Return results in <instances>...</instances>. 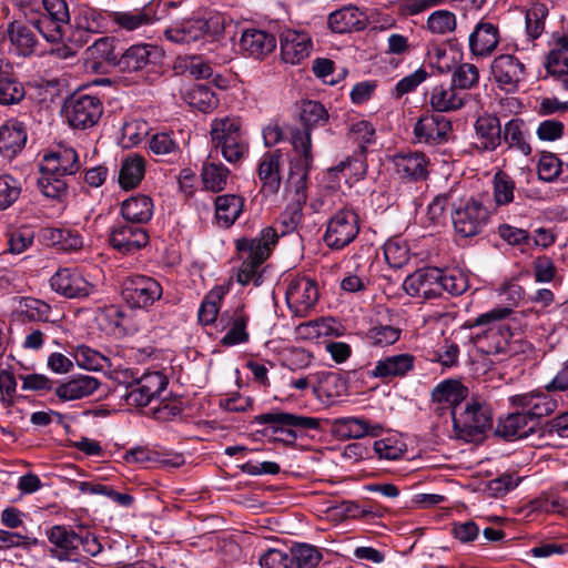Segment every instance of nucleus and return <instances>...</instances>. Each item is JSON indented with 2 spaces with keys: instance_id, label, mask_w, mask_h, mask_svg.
I'll return each instance as SVG.
<instances>
[{
  "instance_id": "nucleus-1",
  "label": "nucleus",
  "mask_w": 568,
  "mask_h": 568,
  "mask_svg": "<svg viewBox=\"0 0 568 568\" xmlns=\"http://www.w3.org/2000/svg\"><path fill=\"white\" fill-rule=\"evenodd\" d=\"M79 169L80 161L75 150L59 145L43 155L38 186L45 197L60 201L68 194V184L63 178L75 174Z\"/></svg>"
},
{
  "instance_id": "nucleus-2",
  "label": "nucleus",
  "mask_w": 568,
  "mask_h": 568,
  "mask_svg": "<svg viewBox=\"0 0 568 568\" xmlns=\"http://www.w3.org/2000/svg\"><path fill=\"white\" fill-rule=\"evenodd\" d=\"M511 314L513 310L510 307H496L465 323L466 328L486 326L483 332L470 336V341L478 352L486 355L507 352L513 334L510 327L500 321L509 317Z\"/></svg>"
},
{
  "instance_id": "nucleus-3",
  "label": "nucleus",
  "mask_w": 568,
  "mask_h": 568,
  "mask_svg": "<svg viewBox=\"0 0 568 568\" xmlns=\"http://www.w3.org/2000/svg\"><path fill=\"white\" fill-rule=\"evenodd\" d=\"M276 242L277 234L272 227L262 230L260 237H243L236 241L235 246L239 257L243 260L236 274V281L241 285L250 283H253L255 286L261 285L262 275L257 272V268L268 257L271 247Z\"/></svg>"
},
{
  "instance_id": "nucleus-4",
  "label": "nucleus",
  "mask_w": 568,
  "mask_h": 568,
  "mask_svg": "<svg viewBox=\"0 0 568 568\" xmlns=\"http://www.w3.org/2000/svg\"><path fill=\"white\" fill-rule=\"evenodd\" d=\"M328 118V112L321 102L313 100L302 102L300 121L303 129L292 131V145L294 151L300 154L297 161L300 169L311 170L313 164L312 130L326 125Z\"/></svg>"
},
{
  "instance_id": "nucleus-5",
  "label": "nucleus",
  "mask_w": 568,
  "mask_h": 568,
  "mask_svg": "<svg viewBox=\"0 0 568 568\" xmlns=\"http://www.w3.org/2000/svg\"><path fill=\"white\" fill-rule=\"evenodd\" d=\"M452 417L456 437L466 443L481 440L493 426L491 409L477 400L466 402L458 409L453 408Z\"/></svg>"
},
{
  "instance_id": "nucleus-6",
  "label": "nucleus",
  "mask_w": 568,
  "mask_h": 568,
  "mask_svg": "<svg viewBox=\"0 0 568 568\" xmlns=\"http://www.w3.org/2000/svg\"><path fill=\"white\" fill-rule=\"evenodd\" d=\"M455 232L462 237L478 235L489 219L487 207L474 197L458 195L450 213Z\"/></svg>"
},
{
  "instance_id": "nucleus-7",
  "label": "nucleus",
  "mask_w": 568,
  "mask_h": 568,
  "mask_svg": "<svg viewBox=\"0 0 568 568\" xmlns=\"http://www.w3.org/2000/svg\"><path fill=\"white\" fill-rule=\"evenodd\" d=\"M255 423L267 424L273 433H282L284 437L274 438L275 442H282L285 445H293L297 438L298 432L308 429H318L321 419L308 416H300L285 412H272L255 416Z\"/></svg>"
},
{
  "instance_id": "nucleus-8",
  "label": "nucleus",
  "mask_w": 568,
  "mask_h": 568,
  "mask_svg": "<svg viewBox=\"0 0 568 568\" xmlns=\"http://www.w3.org/2000/svg\"><path fill=\"white\" fill-rule=\"evenodd\" d=\"M210 133L214 148L221 149L223 158L230 163L241 161L248 151L240 133V123L235 119L215 120Z\"/></svg>"
},
{
  "instance_id": "nucleus-9",
  "label": "nucleus",
  "mask_w": 568,
  "mask_h": 568,
  "mask_svg": "<svg viewBox=\"0 0 568 568\" xmlns=\"http://www.w3.org/2000/svg\"><path fill=\"white\" fill-rule=\"evenodd\" d=\"M62 112L70 126L85 130L98 123L103 106L98 97L73 93L64 101Z\"/></svg>"
},
{
  "instance_id": "nucleus-10",
  "label": "nucleus",
  "mask_w": 568,
  "mask_h": 568,
  "mask_svg": "<svg viewBox=\"0 0 568 568\" xmlns=\"http://www.w3.org/2000/svg\"><path fill=\"white\" fill-rule=\"evenodd\" d=\"M121 294L130 307L148 308L162 297L163 290L153 277L132 275L122 282Z\"/></svg>"
},
{
  "instance_id": "nucleus-11",
  "label": "nucleus",
  "mask_w": 568,
  "mask_h": 568,
  "mask_svg": "<svg viewBox=\"0 0 568 568\" xmlns=\"http://www.w3.org/2000/svg\"><path fill=\"white\" fill-rule=\"evenodd\" d=\"M358 233V215L351 209H342L329 219L323 241L329 248L342 250L351 244Z\"/></svg>"
},
{
  "instance_id": "nucleus-12",
  "label": "nucleus",
  "mask_w": 568,
  "mask_h": 568,
  "mask_svg": "<svg viewBox=\"0 0 568 568\" xmlns=\"http://www.w3.org/2000/svg\"><path fill=\"white\" fill-rule=\"evenodd\" d=\"M549 392L532 390L524 394H516L509 398L513 406L524 409L534 419V424L541 429V418L551 415L558 406L557 399L551 397Z\"/></svg>"
},
{
  "instance_id": "nucleus-13",
  "label": "nucleus",
  "mask_w": 568,
  "mask_h": 568,
  "mask_svg": "<svg viewBox=\"0 0 568 568\" xmlns=\"http://www.w3.org/2000/svg\"><path fill=\"white\" fill-rule=\"evenodd\" d=\"M318 300L316 283L308 277H298L290 282L286 301L290 310L298 317H305Z\"/></svg>"
},
{
  "instance_id": "nucleus-14",
  "label": "nucleus",
  "mask_w": 568,
  "mask_h": 568,
  "mask_svg": "<svg viewBox=\"0 0 568 568\" xmlns=\"http://www.w3.org/2000/svg\"><path fill=\"white\" fill-rule=\"evenodd\" d=\"M452 132V122L439 113L420 116L414 126L417 142L430 145L447 142Z\"/></svg>"
},
{
  "instance_id": "nucleus-15",
  "label": "nucleus",
  "mask_w": 568,
  "mask_h": 568,
  "mask_svg": "<svg viewBox=\"0 0 568 568\" xmlns=\"http://www.w3.org/2000/svg\"><path fill=\"white\" fill-rule=\"evenodd\" d=\"M161 55L160 50L152 44H133L119 54L114 69L126 73L139 72L149 64L156 63Z\"/></svg>"
},
{
  "instance_id": "nucleus-16",
  "label": "nucleus",
  "mask_w": 568,
  "mask_h": 568,
  "mask_svg": "<svg viewBox=\"0 0 568 568\" xmlns=\"http://www.w3.org/2000/svg\"><path fill=\"white\" fill-rule=\"evenodd\" d=\"M109 242L116 251L132 254L149 243V235L142 226L126 222L112 227Z\"/></svg>"
},
{
  "instance_id": "nucleus-17",
  "label": "nucleus",
  "mask_w": 568,
  "mask_h": 568,
  "mask_svg": "<svg viewBox=\"0 0 568 568\" xmlns=\"http://www.w3.org/2000/svg\"><path fill=\"white\" fill-rule=\"evenodd\" d=\"M48 539L53 545L50 555L59 561H78L80 556V535L65 526H53L48 531Z\"/></svg>"
},
{
  "instance_id": "nucleus-18",
  "label": "nucleus",
  "mask_w": 568,
  "mask_h": 568,
  "mask_svg": "<svg viewBox=\"0 0 568 568\" xmlns=\"http://www.w3.org/2000/svg\"><path fill=\"white\" fill-rule=\"evenodd\" d=\"M440 268L423 267L408 275L403 287L413 297L432 300L439 296Z\"/></svg>"
},
{
  "instance_id": "nucleus-19",
  "label": "nucleus",
  "mask_w": 568,
  "mask_h": 568,
  "mask_svg": "<svg viewBox=\"0 0 568 568\" xmlns=\"http://www.w3.org/2000/svg\"><path fill=\"white\" fill-rule=\"evenodd\" d=\"M491 72L499 88L515 92L525 74V65L514 55L501 54L491 63Z\"/></svg>"
},
{
  "instance_id": "nucleus-20",
  "label": "nucleus",
  "mask_w": 568,
  "mask_h": 568,
  "mask_svg": "<svg viewBox=\"0 0 568 568\" xmlns=\"http://www.w3.org/2000/svg\"><path fill=\"white\" fill-rule=\"evenodd\" d=\"M50 285L53 291L68 297L89 296L93 286L74 268H60L51 280Z\"/></svg>"
},
{
  "instance_id": "nucleus-21",
  "label": "nucleus",
  "mask_w": 568,
  "mask_h": 568,
  "mask_svg": "<svg viewBox=\"0 0 568 568\" xmlns=\"http://www.w3.org/2000/svg\"><path fill=\"white\" fill-rule=\"evenodd\" d=\"M537 430L539 429L534 424V419L521 409L500 418L496 426L495 434L506 440H516L527 438Z\"/></svg>"
},
{
  "instance_id": "nucleus-22",
  "label": "nucleus",
  "mask_w": 568,
  "mask_h": 568,
  "mask_svg": "<svg viewBox=\"0 0 568 568\" xmlns=\"http://www.w3.org/2000/svg\"><path fill=\"white\" fill-rule=\"evenodd\" d=\"M24 16L29 18L27 13ZM33 29L28 20H13L8 23L6 33L18 55L31 57L36 52L39 40Z\"/></svg>"
},
{
  "instance_id": "nucleus-23",
  "label": "nucleus",
  "mask_w": 568,
  "mask_h": 568,
  "mask_svg": "<svg viewBox=\"0 0 568 568\" xmlns=\"http://www.w3.org/2000/svg\"><path fill=\"white\" fill-rule=\"evenodd\" d=\"M240 48L245 55L261 60L274 51L276 39L264 30L247 29L242 33Z\"/></svg>"
},
{
  "instance_id": "nucleus-24",
  "label": "nucleus",
  "mask_w": 568,
  "mask_h": 568,
  "mask_svg": "<svg viewBox=\"0 0 568 568\" xmlns=\"http://www.w3.org/2000/svg\"><path fill=\"white\" fill-rule=\"evenodd\" d=\"M499 43L498 27L491 22H478L469 36V50L476 57L490 55Z\"/></svg>"
},
{
  "instance_id": "nucleus-25",
  "label": "nucleus",
  "mask_w": 568,
  "mask_h": 568,
  "mask_svg": "<svg viewBox=\"0 0 568 568\" xmlns=\"http://www.w3.org/2000/svg\"><path fill=\"white\" fill-rule=\"evenodd\" d=\"M478 148L481 151H495L501 145V124L498 116L489 113L479 115L474 123Z\"/></svg>"
},
{
  "instance_id": "nucleus-26",
  "label": "nucleus",
  "mask_w": 568,
  "mask_h": 568,
  "mask_svg": "<svg viewBox=\"0 0 568 568\" xmlns=\"http://www.w3.org/2000/svg\"><path fill=\"white\" fill-rule=\"evenodd\" d=\"M26 97V89L18 80L13 65L0 59V104L14 105L19 104Z\"/></svg>"
},
{
  "instance_id": "nucleus-27",
  "label": "nucleus",
  "mask_w": 568,
  "mask_h": 568,
  "mask_svg": "<svg viewBox=\"0 0 568 568\" xmlns=\"http://www.w3.org/2000/svg\"><path fill=\"white\" fill-rule=\"evenodd\" d=\"M366 14L353 6L343 7L328 17V27L335 33L361 31L366 28Z\"/></svg>"
},
{
  "instance_id": "nucleus-28",
  "label": "nucleus",
  "mask_w": 568,
  "mask_h": 568,
  "mask_svg": "<svg viewBox=\"0 0 568 568\" xmlns=\"http://www.w3.org/2000/svg\"><path fill=\"white\" fill-rule=\"evenodd\" d=\"M100 386L98 378L78 375L54 388L57 397L63 402L75 400L93 394Z\"/></svg>"
},
{
  "instance_id": "nucleus-29",
  "label": "nucleus",
  "mask_w": 568,
  "mask_h": 568,
  "mask_svg": "<svg viewBox=\"0 0 568 568\" xmlns=\"http://www.w3.org/2000/svg\"><path fill=\"white\" fill-rule=\"evenodd\" d=\"M280 44L283 60L292 64L300 63L304 58L308 57L312 48L308 36L296 31L283 33Z\"/></svg>"
},
{
  "instance_id": "nucleus-30",
  "label": "nucleus",
  "mask_w": 568,
  "mask_h": 568,
  "mask_svg": "<svg viewBox=\"0 0 568 568\" xmlns=\"http://www.w3.org/2000/svg\"><path fill=\"white\" fill-rule=\"evenodd\" d=\"M393 162L402 179L419 181L427 178V160L420 152L396 154Z\"/></svg>"
},
{
  "instance_id": "nucleus-31",
  "label": "nucleus",
  "mask_w": 568,
  "mask_h": 568,
  "mask_svg": "<svg viewBox=\"0 0 568 568\" xmlns=\"http://www.w3.org/2000/svg\"><path fill=\"white\" fill-rule=\"evenodd\" d=\"M209 32V21L203 19L186 20L169 27L164 34L174 43H192Z\"/></svg>"
},
{
  "instance_id": "nucleus-32",
  "label": "nucleus",
  "mask_w": 568,
  "mask_h": 568,
  "mask_svg": "<svg viewBox=\"0 0 568 568\" xmlns=\"http://www.w3.org/2000/svg\"><path fill=\"white\" fill-rule=\"evenodd\" d=\"M302 173L297 181L294 183V193L291 203L283 214V224L288 230H294L302 221L303 206L306 203V179L310 170L301 169Z\"/></svg>"
},
{
  "instance_id": "nucleus-33",
  "label": "nucleus",
  "mask_w": 568,
  "mask_h": 568,
  "mask_svg": "<svg viewBox=\"0 0 568 568\" xmlns=\"http://www.w3.org/2000/svg\"><path fill=\"white\" fill-rule=\"evenodd\" d=\"M415 357L410 354L388 356L376 363L371 376L378 378L403 377L414 367Z\"/></svg>"
},
{
  "instance_id": "nucleus-34",
  "label": "nucleus",
  "mask_w": 568,
  "mask_h": 568,
  "mask_svg": "<svg viewBox=\"0 0 568 568\" xmlns=\"http://www.w3.org/2000/svg\"><path fill=\"white\" fill-rule=\"evenodd\" d=\"M27 142V131L22 122L11 120L0 128V152L8 156L20 152Z\"/></svg>"
},
{
  "instance_id": "nucleus-35",
  "label": "nucleus",
  "mask_w": 568,
  "mask_h": 568,
  "mask_svg": "<svg viewBox=\"0 0 568 568\" xmlns=\"http://www.w3.org/2000/svg\"><path fill=\"white\" fill-rule=\"evenodd\" d=\"M282 153L280 150L266 152L258 165V178L263 183V190L270 194L278 191L281 185L280 160Z\"/></svg>"
},
{
  "instance_id": "nucleus-36",
  "label": "nucleus",
  "mask_w": 568,
  "mask_h": 568,
  "mask_svg": "<svg viewBox=\"0 0 568 568\" xmlns=\"http://www.w3.org/2000/svg\"><path fill=\"white\" fill-rule=\"evenodd\" d=\"M121 214L125 222L134 224L146 223L153 215V202L148 195L138 194L131 196L122 202Z\"/></svg>"
},
{
  "instance_id": "nucleus-37",
  "label": "nucleus",
  "mask_w": 568,
  "mask_h": 568,
  "mask_svg": "<svg viewBox=\"0 0 568 568\" xmlns=\"http://www.w3.org/2000/svg\"><path fill=\"white\" fill-rule=\"evenodd\" d=\"M215 217L223 227L232 226L243 211L244 199L236 194H223L215 197Z\"/></svg>"
},
{
  "instance_id": "nucleus-38",
  "label": "nucleus",
  "mask_w": 568,
  "mask_h": 568,
  "mask_svg": "<svg viewBox=\"0 0 568 568\" xmlns=\"http://www.w3.org/2000/svg\"><path fill=\"white\" fill-rule=\"evenodd\" d=\"M527 135L525 121L519 118H514L504 125L501 142H505L509 150H516L524 155H529L531 153V146L527 140Z\"/></svg>"
},
{
  "instance_id": "nucleus-39",
  "label": "nucleus",
  "mask_w": 568,
  "mask_h": 568,
  "mask_svg": "<svg viewBox=\"0 0 568 568\" xmlns=\"http://www.w3.org/2000/svg\"><path fill=\"white\" fill-rule=\"evenodd\" d=\"M457 87L453 83L449 87L437 85L430 93V105L439 114L442 112H450L459 110L466 102V95H460L456 92Z\"/></svg>"
},
{
  "instance_id": "nucleus-40",
  "label": "nucleus",
  "mask_w": 568,
  "mask_h": 568,
  "mask_svg": "<svg viewBox=\"0 0 568 568\" xmlns=\"http://www.w3.org/2000/svg\"><path fill=\"white\" fill-rule=\"evenodd\" d=\"M334 433L341 438H362L366 435L377 436L381 426H371L366 419L356 417L339 418L334 422Z\"/></svg>"
},
{
  "instance_id": "nucleus-41",
  "label": "nucleus",
  "mask_w": 568,
  "mask_h": 568,
  "mask_svg": "<svg viewBox=\"0 0 568 568\" xmlns=\"http://www.w3.org/2000/svg\"><path fill=\"white\" fill-rule=\"evenodd\" d=\"M211 159L212 152L209 154L207 161L203 163L201 178L204 187L216 193L225 189L230 175V170L222 163L210 161Z\"/></svg>"
},
{
  "instance_id": "nucleus-42",
  "label": "nucleus",
  "mask_w": 568,
  "mask_h": 568,
  "mask_svg": "<svg viewBox=\"0 0 568 568\" xmlns=\"http://www.w3.org/2000/svg\"><path fill=\"white\" fill-rule=\"evenodd\" d=\"M145 173V161L140 155L128 156L121 165L119 183L122 189L131 190L136 187Z\"/></svg>"
},
{
  "instance_id": "nucleus-43",
  "label": "nucleus",
  "mask_w": 568,
  "mask_h": 568,
  "mask_svg": "<svg viewBox=\"0 0 568 568\" xmlns=\"http://www.w3.org/2000/svg\"><path fill=\"white\" fill-rule=\"evenodd\" d=\"M467 395V388L458 381L446 379L432 390V399L437 403H449L458 409Z\"/></svg>"
},
{
  "instance_id": "nucleus-44",
  "label": "nucleus",
  "mask_w": 568,
  "mask_h": 568,
  "mask_svg": "<svg viewBox=\"0 0 568 568\" xmlns=\"http://www.w3.org/2000/svg\"><path fill=\"white\" fill-rule=\"evenodd\" d=\"M87 54L90 59L94 60L95 64L106 63L115 68L119 52H115L114 39L103 37L93 42L87 49Z\"/></svg>"
},
{
  "instance_id": "nucleus-45",
  "label": "nucleus",
  "mask_w": 568,
  "mask_h": 568,
  "mask_svg": "<svg viewBox=\"0 0 568 568\" xmlns=\"http://www.w3.org/2000/svg\"><path fill=\"white\" fill-rule=\"evenodd\" d=\"M111 19L119 27L132 31L152 22V11L144 7L133 11H116L111 13Z\"/></svg>"
},
{
  "instance_id": "nucleus-46",
  "label": "nucleus",
  "mask_w": 568,
  "mask_h": 568,
  "mask_svg": "<svg viewBox=\"0 0 568 568\" xmlns=\"http://www.w3.org/2000/svg\"><path fill=\"white\" fill-rule=\"evenodd\" d=\"M322 557L321 551L312 545L301 544L291 548L292 568H315Z\"/></svg>"
},
{
  "instance_id": "nucleus-47",
  "label": "nucleus",
  "mask_w": 568,
  "mask_h": 568,
  "mask_svg": "<svg viewBox=\"0 0 568 568\" xmlns=\"http://www.w3.org/2000/svg\"><path fill=\"white\" fill-rule=\"evenodd\" d=\"M247 316L244 314L243 308H236L232 317V326L230 331L222 337L221 344L223 346H233L244 343L248 339L246 332Z\"/></svg>"
},
{
  "instance_id": "nucleus-48",
  "label": "nucleus",
  "mask_w": 568,
  "mask_h": 568,
  "mask_svg": "<svg viewBox=\"0 0 568 568\" xmlns=\"http://www.w3.org/2000/svg\"><path fill=\"white\" fill-rule=\"evenodd\" d=\"M402 331L393 325L377 324L366 332V339L373 346L386 347L395 344L400 337Z\"/></svg>"
},
{
  "instance_id": "nucleus-49",
  "label": "nucleus",
  "mask_w": 568,
  "mask_h": 568,
  "mask_svg": "<svg viewBox=\"0 0 568 568\" xmlns=\"http://www.w3.org/2000/svg\"><path fill=\"white\" fill-rule=\"evenodd\" d=\"M74 359L80 367L88 371H102L110 365L108 357L85 345L77 347Z\"/></svg>"
},
{
  "instance_id": "nucleus-50",
  "label": "nucleus",
  "mask_w": 568,
  "mask_h": 568,
  "mask_svg": "<svg viewBox=\"0 0 568 568\" xmlns=\"http://www.w3.org/2000/svg\"><path fill=\"white\" fill-rule=\"evenodd\" d=\"M439 296L445 291L450 295H460L468 288V280L462 272L440 270Z\"/></svg>"
},
{
  "instance_id": "nucleus-51",
  "label": "nucleus",
  "mask_w": 568,
  "mask_h": 568,
  "mask_svg": "<svg viewBox=\"0 0 568 568\" xmlns=\"http://www.w3.org/2000/svg\"><path fill=\"white\" fill-rule=\"evenodd\" d=\"M28 21L48 42L55 43L62 39L64 22H57L54 19L44 16L28 18Z\"/></svg>"
},
{
  "instance_id": "nucleus-52",
  "label": "nucleus",
  "mask_w": 568,
  "mask_h": 568,
  "mask_svg": "<svg viewBox=\"0 0 568 568\" xmlns=\"http://www.w3.org/2000/svg\"><path fill=\"white\" fill-rule=\"evenodd\" d=\"M384 255L387 264L393 268H400L409 261V250L406 243L398 239H392L385 243Z\"/></svg>"
},
{
  "instance_id": "nucleus-53",
  "label": "nucleus",
  "mask_w": 568,
  "mask_h": 568,
  "mask_svg": "<svg viewBox=\"0 0 568 568\" xmlns=\"http://www.w3.org/2000/svg\"><path fill=\"white\" fill-rule=\"evenodd\" d=\"M479 82V71L475 64L462 63L452 74V83L462 90L475 88Z\"/></svg>"
},
{
  "instance_id": "nucleus-54",
  "label": "nucleus",
  "mask_w": 568,
  "mask_h": 568,
  "mask_svg": "<svg viewBox=\"0 0 568 568\" xmlns=\"http://www.w3.org/2000/svg\"><path fill=\"white\" fill-rule=\"evenodd\" d=\"M515 191L514 180L503 171L494 176V197L497 205H506L513 202Z\"/></svg>"
},
{
  "instance_id": "nucleus-55",
  "label": "nucleus",
  "mask_w": 568,
  "mask_h": 568,
  "mask_svg": "<svg viewBox=\"0 0 568 568\" xmlns=\"http://www.w3.org/2000/svg\"><path fill=\"white\" fill-rule=\"evenodd\" d=\"M545 68L548 74L559 81L565 90H568V55L549 52L546 58Z\"/></svg>"
},
{
  "instance_id": "nucleus-56",
  "label": "nucleus",
  "mask_w": 568,
  "mask_h": 568,
  "mask_svg": "<svg viewBox=\"0 0 568 568\" xmlns=\"http://www.w3.org/2000/svg\"><path fill=\"white\" fill-rule=\"evenodd\" d=\"M538 176L545 182L555 181L561 172L560 159L551 152H542L538 160Z\"/></svg>"
},
{
  "instance_id": "nucleus-57",
  "label": "nucleus",
  "mask_w": 568,
  "mask_h": 568,
  "mask_svg": "<svg viewBox=\"0 0 568 568\" xmlns=\"http://www.w3.org/2000/svg\"><path fill=\"white\" fill-rule=\"evenodd\" d=\"M547 9L544 4H536L526 12V32L530 40L537 39L545 29Z\"/></svg>"
},
{
  "instance_id": "nucleus-58",
  "label": "nucleus",
  "mask_w": 568,
  "mask_h": 568,
  "mask_svg": "<svg viewBox=\"0 0 568 568\" xmlns=\"http://www.w3.org/2000/svg\"><path fill=\"white\" fill-rule=\"evenodd\" d=\"M222 300V292L211 291L202 301L199 310V321L203 325H210L215 322L219 311L220 302Z\"/></svg>"
},
{
  "instance_id": "nucleus-59",
  "label": "nucleus",
  "mask_w": 568,
  "mask_h": 568,
  "mask_svg": "<svg viewBox=\"0 0 568 568\" xmlns=\"http://www.w3.org/2000/svg\"><path fill=\"white\" fill-rule=\"evenodd\" d=\"M427 27L433 33L446 34L456 28V17L448 10H437L427 20Z\"/></svg>"
},
{
  "instance_id": "nucleus-60",
  "label": "nucleus",
  "mask_w": 568,
  "mask_h": 568,
  "mask_svg": "<svg viewBox=\"0 0 568 568\" xmlns=\"http://www.w3.org/2000/svg\"><path fill=\"white\" fill-rule=\"evenodd\" d=\"M19 182L11 175H0V211L11 206L20 196Z\"/></svg>"
},
{
  "instance_id": "nucleus-61",
  "label": "nucleus",
  "mask_w": 568,
  "mask_h": 568,
  "mask_svg": "<svg viewBox=\"0 0 568 568\" xmlns=\"http://www.w3.org/2000/svg\"><path fill=\"white\" fill-rule=\"evenodd\" d=\"M190 103L202 112H209L217 105V98L206 85L200 84L190 93Z\"/></svg>"
},
{
  "instance_id": "nucleus-62",
  "label": "nucleus",
  "mask_w": 568,
  "mask_h": 568,
  "mask_svg": "<svg viewBox=\"0 0 568 568\" xmlns=\"http://www.w3.org/2000/svg\"><path fill=\"white\" fill-rule=\"evenodd\" d=\"M520 478L516 477L513 474H503L499 477L491 479L487 484V493L491 497H503L508 494L510 490L515 489L519 483Z\"/></svg>"
},
{
  "instance_id": "nucleus-63",
  "label": "nucleus",
  "mask_w": 568,
  "mask_h": 568,
  "mask_svg": "<svg viewBox=\"0 0 568 568\" xmlns=\"http://www.w3.org/2000/svg\"><path fill=\"white\" fill-rule=\"evenodd\" d=\"M103 16L95 9L85 7L81 10L78 21V34L82 31L97 33L103 26Z\"/></svg>"
},
{
  "instance_id": "nucleus-64",
  "label": "nucleus",
  "mask_w": 568,
  "mask_h": 568,
  "mask_svg": "<svg viewBox=\"0 0 568 568\" xmlns=\"http://www.w3.org/2000/svg\"><path fill=\"white\" fill-rule=\"evenodd\" d=\"M263 568H292L291 554L271 548L260 559Z\"/></svg>"
}]
</instances>
